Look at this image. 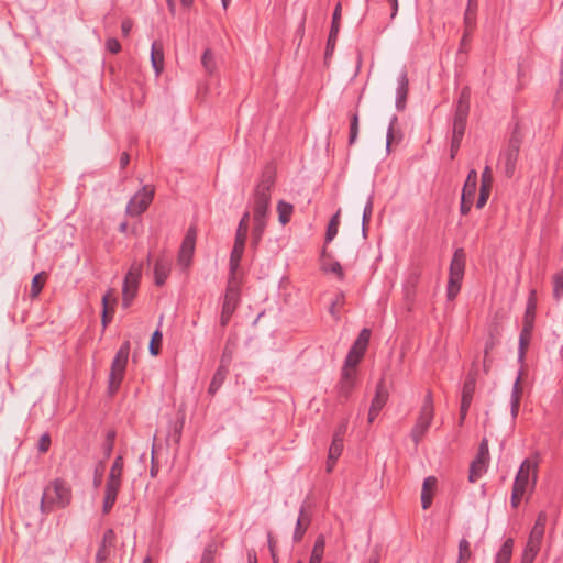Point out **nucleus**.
Returning a JSON list of instances; mask_svg holds the SVG:
<instances>
[{
  "label": "nucleus",
  "mask_w": 563,
  "mask_h": 563,
  "mask_svg": "<svg viewBox=\"0 0 563 563\" xmlns=\"http://www.w3.org/2000/svg\"><path fill=\"white\" fill-rule=\"evenodd\" d=\"M475 386H476V379L473 375H467L465 378V382L463 384L462 388V398H461V408H460V415H461V422L465 419L468 408L471 406V402L473 400V396L475 393Z\"/></svg>",
  "instance_id": "obj_13"
},
{
  "label": "nucleus",
  "mask_w": 563,
  "mask_h": 563,
  "mask_svg": "<svg viewBox=\"0 0 563 563\" xmlns=\"http://www.w3.org/2000/svg\"><path fill=\"white\" fill-rule=\"evenodd\" d=\"M239 300L240 289L235 285V277L231 278L230 274L220 316V324L222 327H225L229 323L232 314L234 313L239 305Z\"/></svg>",
  "instance_id": "obj_7"
},
{
  "label": "nucleus",
  "mask_w": 563,
  "mask_h": 563,
  "mask_svg": "<svg viewBox=\"0 0 563 563\" xmlns=\"http://www.w3.org/2000/svg\"><path fill=\"white\" fill-rule=\"evenodd\" d=\"M123 466H124L123 457L121 455H118L112 463V466H111L109 475H108L107 483H113V484L121 485V476H122V472H123Z\"/></svg>",
  "instance_id": "obj_29"
},
{
  "label": "nucleus",
  "mask_w": 563,
  "mask_h": 563,
  "mask_svg": "<svg viewBox=\"0 0 563 563\" xmlns=\"http://www.w3.org/2000/svg\"><path fill=\"white\" fill-rule=\"evenodd\" d=\"M214 556H216V545L214 543H209L206 545L200 563H214Z\"/></svg>",
  "instance_id": "obj_49"
},
{
  "label": "nucleus",
  "mask_w": 563,
  "mask_h": 563,
  "mask_svg": "<svg viewBox=\"0 0 563 563\" xmlns=\"http://www.w3.org/2000/svg\"><path fill=\"white\" fill-rule=\"evenodd\" d=\"M341 10V3H338L334 8L332 15L331 29L327 41L325 57L331 55L334 51L335 42L340 30Z\"/></svg>",
  "instance_id": "obj_16"
},
{
  "label": "nucleus",
  "mask_w": 563,
  "mask_h": 563,
  "mask_svg": "<svg viewBox=\"0 0 563 563\" xmlns=\"http://www.w3.org/2000/svg\"><path fill=\"white\" fill-rule=\"evenodd\" d=\"M369 339L371 330L367 328L362 329L358 333V336L347 352L344 361L345 367L355 368L357 366L366 352Z\"/></svg>",
  "instance_id": "obj_8"
},
{
  "label": "nucleus",
  "mask_w": 563,
  "mask_h": 563,
  "mask_svg": "<svg viewBox=\"0 0 563 563\" xmlns=\"http://www.w3.org/2000/svg\"><path fill=\"white\" fill-rule=\"evenodd\" d=\"M130 349V341H124L112 360L111 369L108 378V390L111 396L119 390L121 383L124 378Z\"/></svg>",
  "instance_id": "obj_3"
},
{
  "label": "nucleus",
  "mask_w": 563,
  "mask_h": 563,
  "mask_svg": "<svg viewBox=\"0 0 563 563\" xmlns=\"http://www.w3.org/2000/svg\"><path fill=\"white\" fill-rule=\"evenodd\" d=\"M455 112L457 113H467L470 112V90L468 88H464L456 101Z\"/></svg>",
  "instance_id": "obj_36"
},
{
  "label": "nucleus",
  "mask_w": 563,
  "mask_h": 563,
  "mask_svg": "<svg viewBox=\"0 0 563 563\" xmlns=\"http://www.w3.org/2000/svg\"><path fill=\"white\" fill-rule=\"evenodd\" d=\"M553 296L556 300L561 299L563 296V271L554 276Z\"/></svg>",
  "instance_id": "obj_46"
},
{
  "label": "nucleus",
  "mask_w": 563,
  "mask_h": 563,
  "mask_svg": "<svg viewBox=\"0 0 563 563\" xmlns=\"http://www.w3.org/2000/svg\"><path fill=\"white\" fill-rule=\"evenodd\" d=\"M490 187H492V174L488 166L485 167L484 172L482 173V179H481V187L479 189H486L488 194H490Z\"/></svg>",
  "instance_id": "obj_51"
},
{
  "label": "nucleus",
  "mask_w": 563,
  "mask_h": 563,
  "mask_svg": "<svg viewBox=\"0 0 563 563\" xmlns=\"http://www.w3.org/2000/svg\"><path fill=\"white\" fill-rule=\"evenodd\" d=\"M170 273V261L165 256L156 260L154 265V276L156 286H163Z\"/></svg>",
  "instance_id": "obj_20"
},
{
  "label": "nucleus",
  "mask_w": 563,
  "mask_h": 563,
  "mask_svg": "<svg viewBox=\"0 0 563 563\" xmlns=\"http://www.w3.org/2000/svg\"><path fill=\"white\" fill-rule=\"evenodd\" d=\"M228 373H229L228 366L224 364H221L217 368L216 373L212 376L209 388H208V393L210 395H214L220 389V387L222 386V384L224 383V380L227 378Z\"/></svg>",
  "instance_id": "obj_24"
},
{
  "label": "nucleus",
  "mask_w": 563,
  "mask_h": 563,
  "mask_svg": "<svg viewBox=\"0 0 563 563\" xmlns=\"http://www.w3.org/2000/svg\"><path fill=\"white\" fill-rule=\"evenodd\" d=\"M110 297H111L110 290L102 296L103 309H102L101 322H102L103 328H106L108 325V323L111 321L112 316H113V309H111V311H109V308H108Z\"/></svg>",
  "instance_id": "obj_41"
},
{
  "label": "nucleus",
  "mask_w": 563,
  "mask_h": 563,
  "mask_svg": "<svg viewBox=\"0 0 563 563\" xmlns=\"http://www.w3.org/2000/svg\"><path fill=\"white\" fill-rule=\"evenodd\" d=\"M115 534L112 529H107L102 536L101 543L96 553V563H106L109 555L110 549L114 545Z\"/></svg>",
  "instance_id": "obj_17"
},
{
  "label": "nucleus",
  "mask_w": 563,
  "mask_h": 563,
  "mask_svg": "<svg viewBox=\"0 0 563 563\" xmlns=\"http://www.w3.org/2000/svg\"><path fill=\"white\" fill-rule=\"evenodd\" d=\"M470 542L466 539H461L459 542V558L456 563H467L471 558Z\"/></svg>",
  "instance_id": "obj_42"
},
{
  "label": "nucleus",
  "mask_w": 563,
  "mask_h": 563,
  "mask_svg": "<svg viewBox=\"0 0 563 563\" xmlns=\"http://www.w3.org/2000/svg\"><path fill=\"white\" fill-rule=\"evenodd\" d=\"M275 184V172L267 167L261 176L254 189L253 197V218H267L271 202V190Z\"/></svg>",
  "instance_id": "obj_2"
},
{
  "label": "nucleus",
  "mask_w": 563,
  "mask_h": 563,
  "mask_svg": "<svg viewBox=\"0 0 563 563\" xmlns=\"http://www.w3.org/2000/svg\"><path fill=\"white\" fill-rule=\"evenodd\" d=\"M465 261L466 255L463 249H456L453 253L450 267L449 275L454 276L455 278H463L465 272Z\"/></svg>",
  "instance_id": "obj_19"
},
{
  "label": "nucleus",
  "mask_w": 563,
  "mask_h": 563,
  "mask_svg": "<svg viewBox=\"0 0 563 563\" xmlns=\"http://www.w3.org/2000/svg\"><path fill=\"white\" fill-rule=\"evenodd\" d=\"M488 198H489V194L487 192V190L485 188L479 189V196L476 201V208L482 209L486 205Z\"/></svg>",
  "instance_id": "obj_61"
},
{
  "label": "nucleus",
  "mask_w": 563,
  "mask_h": 563,
  "mask_svg": "<svg viewBox=\"0 0 563 563\" xmlns=\"http://www.w3.org/2000/svg\"><path fill=\"white\" fill-rule=\"evenodd\" d=\"M353 368L343 366L342 369V377L339 383V397L343 400H347L351 396L354 385H355V377L352 373Z\"/></svg>",
  "instance_id": "obj_18"
},
{
  "label": "nucleus",
  "mask_w": 563,
  "mask_h": 563,
  "mask_svg": "<svg viewBox=\"0 0 563 563\" xmlns=\"http://www.w3.org/2000/svg\"><path fill=\"white\" fill-rule=\"evenodd\" d=\"M253 222L254 224L251 234V246L256 249L262 241L267 222L264 218H253Z\"/></svg>",
  "instance_id": "obj_23"
},
{
  "label": "nucleus",
  "mask_w": 563,
  "mask_h": 563,
  "mask_svg": "<svg viewBox=\"0 0 563 563\" xmlns=\"http://www.w3.org/2000/svg\"><path fill=\"white\" fill-rule=\"evenodd\" d=\"M437 484V479L433 476H429L424 478L421 492V506L423 509H428L432 504V494L429 493V489L434 487Z\"/></svg>",
  "instance_id": "obj_30"
},
{
  "label": "nucleus",
  "mask_w": 563,
  "mask_h": 563,
  "mask_svg": "<svg viewBox=\"0 0 563 563\" xmlns=\"http://www.w3.org/2000/svg\"><path fill=\"white\" fill-rule=\"evenodd\" d=\"M324 538L319 536L313 544L309 563H321L324 553Z\"/></svg>",
  "instance_id": "obj_33"
},
{
  "label": "nucleus",
  "mask_w": 563,
  "mask_h": 563,
  "mask_svg": "<svg viewBox=\"0 0 563 563\" xmlns=\"http://www.w3.org/2000/svg\"><path fill=\"white\" fill-rule=\"evenodd\" d=\"M51 445V437L48 433L42 434L37 443V450L41 453H46Z\"/></svg>",
  "instance_id": "obj_54"
},
{
  "label": "nucleus",
  "mask_w": 563,
  "mask_h": 563,
  "mask_svg": "<svg viewBox=\"0 0 563 563\" xmlns=\"http://www.w3.org/2000/svg\"><path fill=\"white\" fill-rule=\"evenodd\" d=\"M473 30L466 29L460 43L457 55L466 54V45Z\"/></svg>",
  "instance_id": "obj_59"
},
{
  "label": "nucleus",
  "mask_w": 563,
  "mask_h": 563,
  "mask_svg": "<svg viewBox=\"0 0 563 563\" xmlns=\"http://www.w3.org/2000/svg\"><path fill=\"white\" fill-rule=\"evenodd\" d=\"M358 114L357 112L351 115L350 133H349V145H353L358 136Z\"/></svg>",
  "instance_id": "obj_44"
},
{
  "label": "nucleus",
  "mask_w": 563,
  "mask_h": 563,
  "mask_svg": "<svg viewBox=\"0 0 563 563\" xmlns=\"http://www.w3.org/2000/svg\"><path fill=\"white\" fill-rule=\"evenodd\" d=\"M195 244H196V229L189 228L180 246L179 254H178V263L184 268L188 267L191 257L194 255L195 251Z\"/></svg>",
  "instance_id": "obj_12"
},
{
  "label": "nucleus",
  "mask_w": 563,
  "mask_h": 563,
  "mask_svg": "<svg viewBox=\"0 0 563 563\" xmlns=\"http://www.w3.org/2000/svg\"><path fill=\"white\" fill-rule=\"evenodd\" d=\"M467 117H468L467 113L454 112L453 122H452V136L453 137L463 139L465 129H466Z\"/></svg>",
  "instance_id": "obj_28"
},
{
  "label": "nucleus",
  "mask_w": 563,
  "mask_h": 563,
  "mask_svg": "<svg viewBox=\"0 0 563 563\" xmlns=\"http://www.w3.org/2000/svg\"><path fill=\"white\" fill-rule=\"evenodd\" d=\"M137 288H133L128 284H123L122 292H123V306L126 308L131 305V301L136 296Z\"/></svg>",
  "instance_id": "obj_48"
},
{
  "label": "nucleus",
  "mask_w": 563,
  "mask_h": 563,
  "mask_svg": "<svg viewBox=\"0 0 563 563\" xmlns=\"http://www.w3.org/2000/svg\"><path fill=\"white\" fill-rule=\"evenodd\" d=\"M408 90H409V80H408L406 69L402 68L397 77L395 107L398 111H402L406 108Z\"/></svg>",
  "instance_id": "obj_15"
},
{
  "label": "nucleus",
  "mask_w": 563,
  "mask_h": 563,
  "mask_svg": "<svg viewBox=\"0 0 563 563\" xmlns=\"http://www.w3.org/2000/svg\"><path fill=\"white\" fill-rule=\"evenodd\" d=\"M523 494H525V490L522 488L512 486L511 498H510L512 508H518Z\"/></svg>",
  "instance_id": "obj_53"
},
{
  "label": "nucleus",
  "mask_w": 563,
  "mask_h": 563,
  "mask_svg": "<svg viewBox=\"0 0 563 563\" xmlns=\"http://www.w3.org/2000/svg\"><path fill=\"white\" fill-rule=\"evenodd\" d=\"M339 227L328 223L325 232V243H330L338 234Z\"/></svg>",
  "instance_id": "obj_60"
},
{
  "label": "nucleus",
  "mask_w": 563,
  "mask_h": 563,
  "mask_svg": "<svg viewBox=\"0 0 563 563\" xmlns=\"http://www.w3.org/2000/svg\"><path fill=\"white\" fill-rule=\"evenodd\" d=\"M434 418V404L432 393L428 390L424 396L423 404L420 408L416 424L413 426L410 437L416 445L420 443L424 434L428 432Z\"/></svg>",
  "instance_id": "obj_5"
},
{
  "label": "nucleus",
  "mask_w": 563,
  "mask_h": 563,
  "mask_svg": "<svg viewBox=\"0 0 563 563\" xmlns=\"http://www.w3.org/2000/svg\"><path fill=\"white\" fill-rule=\"evenodd\" d=\"M154 197V188L146 185L143 186L128 202L126 213L130 216H140L143 213Z\"/></svg>",
  "instance_id": "obj_9"
},
{
  "label": "nucleus",
  "mask_w": 563,
  "mask_h": 563,
  "mask_svg": "<svg viewBox=\"0 0 563 563\" xmlns=\"http://www.w3.org/2000/svg\"><path fill=\"white\" fill-rule=\"evenodd\" d=\"M537 470V462H533L529 459L523 460L516 474L512 486L522 488L526 492V488L529 484L530 472H532V487H534L538 477Z\"/></svg>",
  "instance_id": "obj_11"
},
{
  "label": "nucleus",
  "mask_w": 563,
  "mask_h": 563,
  "mask_svg": "<svg viewBox=\"0 0 563 563\" xmlns=\"http://www.w3.org/2000/svg\"><path fill=\"white\" fill-rule=\"evenodd\" d=\"M487 471V461L475 457L470 465L468 481L475 483Z\"/></svg>",
  "instance_id": "obj_26"
},
{
  "label": "nucleus",
  "mask_w": 563,
  "mask_h": 563,
  "mask_svg": "<svg viewBox=\"0 0 563 563\" xmlns=\"http://www.w3.org/2000/svg\"><path fill=\"white\" fill-rule=\"evenodd\" d=\"M478 0H467V7L464 13V25L466 29L473 30L476 25V12Z\"/></svg>",
  "instance_id": "obj_31"
},
{
  "label": "nucleus",
  "mask_w": 563,
  "mask_h": 563,
  "mask_svg": "<svg viewBox=\"0 0 563 563\" xmlns=\"http://www.w3.org/2000/svg\"><path fill=\"white\" fill-rule=\"evenodd\" d=\"M533 328H534V321L533 320H526V319H523V324H522V329L520 331V334H522L523 336L531 338Z\"/></svg>",
  "instance_id": "obj_58"
},
{
  "label": "nucleus",
  "mask_w": 563,
  "mask_h": 563,
  "mask_svg": "<svg viewBox=\"0 0 563 563\" xmlns=\"http://www.w3.org/2000/svg\"><path fill=\"white\" fill-rule=\"evenodd\" d=\"M372 212H373V197L369 196L368 200L364 207L363 216H362V234L364 238H366L367 225L371 221Z\"/></svg>",
  "instance_id": "obj_39"
},
{
  "label": "nucleus",
  "mask_w": 563,
  "mask_h": 563,
  "mask_svg": "<svg viewBox=\"0 0 563 563\" xmlns=\"http://www.w3.org/2000/svg\"><path fill=\"white\" fill-rule=\"evenodd\" d=\"M162 340H163V333L159 329H156L153 332V334L151 336L150 344H148V352L151 355L156 356L159 354Z\"/></svg>",
  "instance_id": "obj_38"
},
{
  "label": "nucleus",
  "mask_w": 563,
  "mask_h": 563,
  "mask_svg": "<svg viewBox=\"0 0 563 563\" xmlns=\"http://www.w3.org/2000/svg\"><path fill=\"white\" fill-rule=\"evenodd\" d=\"M521 146V137L517 129H515L508 140L507 147L500 154V163L507 177H512Z\"/></svg>",
  "instance_id": "obj_6"
},
{
  "label": "nucleus",
  "mask_w": 563,
  "mask_h": 563,
  "mask_svg": "<svg viewBox=\"0 0 563 563\" xmlns=\"http://www.w3.org/2000/svg\"><path fill=\"white\" fill-rule=\"evenodd\" d=\"M514 549V539L507 538L494 558V563H509Z\"/></svg>",
  "instance_id": "obj_25"
},
{
  "label": "nucleus",
  "mask_w": 563,
  "mask_h": 563,
  "mask_svg": "<svg viewBox=\"0 0 563 563\" xmlns=\"http://www.w3.org/2000/svg\"><path fill=\"white\" fill-rule=\"evenodd\" d=\"M70 500V487L63 479L56 478L44 488L40 508L43 514H48L54 508L67 507Z\"/></svg>",
  "instance_id": "obj_1"
},
{
  "label": "nucleus",
  "mask_w": 563,
  "mask_h": 563,
  "mask_svg": "<svg viewBox=\"0 0 563 563\" xmlns=\"http://www.w3.org/2000/svg\"><path fill=\"white\" fill-rule=\"evenodd\" d=\"M343 302H344V295H343V292H340V294L336 295V297H335L334 301L331 303V307H330V310H329L330 313L333 317L338 318V314H336V311H335V307L338 305H343Z\"/></svg>",
  "instance_id": "obj_62"
},
{
  "label": "nucleus",
  "mask_w": 563,
  "mask_h": 563,
  "mask_svg": "<svg viewBox=\"0 0 563 563\" xmlns=\"http://www.w3.org/2000/svg\"><path fill=\"white\" fill-rule=\"evenodd\" d=\"M249 219H250V212L245 211L239 222L236 232H235V239L234 244L230 254V261H229V269L231 272V278H234L236 275V272L240 267V262L242 260L245 243L247 239V232H249Z\"/></svg>",
  "instance_id": "obj_4"
},
{
  "label": "nucleus",
  "mask_w": 563,
  "mask_h": 563,
  "mask_svg": "<svg viewBox=\"0 0 563 563\" xmlns=\"http://www.w3.org/2000/svg\"><path fill=\"white\" fill-rule=\"evenodd\" d=\"M43 275H44V272H41L32 278L31 291H30V296L32 298H36L40 295V292L42 291L43 283L41 282V278Z\"/></svg>",
  "instance_id": "obj_45"
},
{
  "label": "nucleus",
  "mask_w": 563,
  "mask_h": 563,
  "mask_svg": "<svg viewBox=\"0 0 563 563\" xmlns=\"http://www.w3.org/2000/svg\"><path fill=\"white\" fill-rule=\"evenodd\" d=\"M520 380H521V371L519 372L515 383H514V386H512V391H511V399H519L520 400V395H521V387H520Z\"/></svg>",
  "instance_id": "obj_57"
},
{
  "label": "nucleus",
  "mask_w": 563,
  "mask_h": 563,
  "mask_svg": "<svg viewBox=\"0 0 563 563\" xmlns=\"http://www.w3.org/2000/svg\"><path fill=\"white\" fill-rule=\"evenodd\" d=\"M534 318H536V303L530 298L528 300V303H527V307H526L523 319H526V320H533L534 321Z\"/></svg>",
  "instance_id": "obj_55"
},
{
  "label": "nucleus",
  "mask_w": 563,
  "mask_h": 563,
  "mask_svg": "<svg viewBox=\"0 0 563 563\" xmlns=\"http://www.w3.org/2000/svg\"><path fill=\"white\" fill-rule=\"evenodd\" d=\"M397 115H393L390 118V121H389V125H388V129H387V134H386V148L387 151H389L390 148V144L395 137V134H394V128H395V124L397 123Z\"/></svg>",
  "instance_id": "obj_52"
},
{
  "label": "nucleus",
  "mask_w": 563,
  "mask_h": 563,
  "mask_svg": "<svg viewBox=\"0 0 563 563\" xmlns=\"http://www.w3.org/2000/svg\"><path fill=\"white\" fill-rule=\"evenodd\" d=\"M463 278H455L452 275H449L448 287H446V298L452 301L456 298L457 294L461 290V284Z\"/></svg>",
  "instance_id": "obj_35"
},
{
  "label": "nucleus",
  "mask_w": 563,
  "mask_h": 563,
  "mask_svg": "<svg viewBox=\"0 0 563 563\" xmlns=\"http://www.w3.org/2000/svg\"><path fill=\"white\" fill-rule=\"evenodd\" d=\"M151 63L156 75H159L164 68V51L163 45L157 42H153L151 47Z\"/></svg>",
  "instance_id": "obj_22"
},
{
  "label": "nucleus",
  "mask_w": 563,
  "mask_h": 563,
  "mask_svg": "<svg viewBox=\"0 0 563 563\" xmlns=\"http://www.w3.org/2000/svg\"><path fill=\"white\" fill-rule=\"evenodd\" d=\"M201 64L205 68V70L212 75L216 71L217 65H216V58L214 54L210 48L205 49L202 56H201Z\"/></svg>",
  "instance_id": "obj_37"
},
{
  "label": "nucleus",
  "mask_w": 563,
  "mask_h": 563,
  "mask_svg": "<svg viewBox=\"0 0 563 563\" xmlns=\"http://www.w3.org/2000/svg\"><path fill=\"white\" fill-rule=\"evenodd\" d=\"M120 486L121 485L113 484V483L106 484L104 499H103V505H102L103 514H108L111 510V508L113 507V505L117 500V497H118Z\"/></svg>",
  "instance_id": "obj_21"
},
{
  "label": "nucleus",
  "mask_w": 563,
  "mask_h": 563,
  "mask_svg": "<svg viewBox=\"0 0 563 563\" xmlns=\"http://www.w3.org/2000/svg\"><path fill=\"white\" fill-rule=\"evenodd\" d=\"M140 276H141V267H139L137 269L131 268L128 272V274L125 275L123 284H128V285L132 286L133 288H137Z\"/></svg>",
  "instance_id": "obj_47"
},
{
  "label": "nucleus",
  "mask_w": 563,
  "mask_h": 563,
  "mask_svg": "<svg viewBox=\"0 0 563 563\" xmlns=\"http://www.w3.org/2000/svg\"><path fill=\"white\" fill-rule=\"evenodd\" d=\"M541 544H542V541L537 540V539H531L529 537L522 554L527 555L529 558L536 559L537 554L540 551Z\"/></svg>",
  "instance_id": "obj_40"
},
{
  "label": "nucleus",
  "mask_w": 563,
  "mask_h": 563,
  "mask_svg": "<svg viewBox=\"0 0 563 563\" xmlns=\"http://www.w3.org/2000/svg\"><path fill=\"white\" fill-rule=\"evenodd\" d=\"M309 522H310V519L305 518V508L302 506L300 508L299 517L297 519L296 528H295L294 536H292V539L295 542H299L303 538Z\"/></svg>",
  "instance_id": "obj_32"
},
{
  "label": "nucleus",
  "mask_w": 563,
  "mask_h": 563,
  "mask_svg": "<svg viewBox=\"0 0 563 563\" xmlns=\"http://www.w3.org/2000/svg\"><path fill=\"white\" fill-rule=\"evenodd\" d=\"M106 47L110 53L117 54L121 49V44L117 38L111 37L107 40Z\"/></svg>",
  "instance_id": "obj_56"
},
{
  "label": "nucleus",
  "mask_w": 563,
  "mask_h": 563,
  "mask_svg": "<svg viewBox=\"0 0 563 563\" xmlns=\"http://www.w3.org/2000/svg\"><path fill=\"white\" fill-rule=\"evenodd\" d=\"M477 189V172L475 169H471L467 174L466 180L464 183L462 195H461V203H460V212L463 216H466L473 206L474 197Z\"/></svg>",
  "instance_id": "obj_10"
},
{
  "label": "nucleus",
  "mask_w": 563,
  "mask_h": 563,
  "mask_svg": "<svg viewBox=\"0 0 563 563\" xmlns=\"http://www.w3.org/2000/svg\"><path fill=\"white\" fill-rule=\"evenodd\" d=\"M343 451V441L336 438H332L331 445L329 448V457L330 460L336 461Z\"/></svg>",
  "instance_id": "obj_43"
},
{
  "label": "nucleus",
  "mask_w": 563,
  "mask_h": 563,
  "mask_svg": "<svg viewBox=\"0 0 563 563\" xmlns=\"http://www.w3.org/2000/svg\"><path fill=\"white\" fill-rule=\"evenodd\" d=\"M547 520H548V516H547L545 511H540L538 514L536 522L529 533V537L531 539H537L540 541L543 540Z\"/></svg>",
  "instance_id": "obj_27"
},
{
  "label": "nucleus",
  "mask_w": 563,
  "mask_h": 563,
  "mask_svg": "<svg viewBox=\"0 0 563 563\" xmlns=\"http://www.w3.org/2000/svg\"><path fill=\"white\" fill-rule=\"evenodd\" d=\"M529 336H523L522 334L519 335V346H518V361L520 363H523L525 356H526V350L530 342Z\"/></svg>",
  "instance_id": "obj_50"
},
{
  "label": "nucleus",
  "mask_w": 563,
  "mask_h": 563,
  "mask_svg": "<svg viewBox=\"0 0 563 563\" xmlns=\"http://www.w3.org/2000/svg\"><path fill=\"white\" fill-rule=\"evenodd\" d=\"M462 140L461 137H453L452 136V140H451V158H454L455 157V154L457 153L460 146H461V143H462Z\"/></svg>",
  "instance_id": "obj_64"
},
{
  "label": "nucleus",
  "mask_w": 563,
  "mask_h": 563,
  "mask_svg": "<svg viewBox=\"0 0 563 563\" xmlns=\"http://www.w3.org/2000/svg\"><path fill=\"white\" fill-rule=\"evenodd\" d=\"M388 399V393L383 384L380 382L376 386L375 396L371 402L369 411H368V423H373L376 417L378 416L379 411L384 408Z\"/></svg>",
  "instance_id": "obj_14"
},
{
  "label": "nucleus",
  "mask_w": 563,
  "mask_h": 563,
  "mask_svg": "<svg viewBox=\"0 0 563 563\" xmlns=\"http://www.w3.org/2000/svg\"><path fill=\"white\" fill-rule=\"evenodd\" d=\"M476 457L488 461V445L486 440L482 441Z\"/></svg>",
  "instance_id": "obj_63"
},
{
  "label": "nucleus",
  "mask_w": 563,
  "mask_h": 563,
  "mask_svg": "<svg viewBox=\"0 0 563 563\" xmlns=\"http://www.w3.org/2000/svg\"><path fill=\"white\" fill-rule=\"evenodd\" d=\"M294 207L292 205L280 200L277 205L278 220L285 225L290 221V216L292 213Z\"/></svg>",
  "instance_id": "obj_34"
}]
</instances>
